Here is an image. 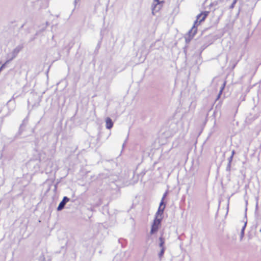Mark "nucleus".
Segmentation results:
<instances>
[{"label":"nucleus","instance_id":"nucleus-18","mask_svg":"<svg viewBox=\"0 0 261 261\" xmlns=\"http://www.w3.org/2000/svg\"><path fill=\"white\" fill-rule=\"evenodd\" d=\"M260 232H261V229L259 230Z\"/></svg>","mask_w":261,"mask_h":261},{"label":"nucleus","instance_id":"nucleus-9","mask_svg":"<svg viewBox=\"0 0 261 261\" xmlns=\"http://www.w3.org/2000/svg\"><path fill=\"white\" fill-rule=\"evenodd\" d=\"M246 224H247V222H246L244 225V226H243L242 229H241V234H240V239L241 240H242L243 237H244V230H245V229L246 228Z\"/></svg>","mask_w":261,"mask_h":261},{"label":"nucleus","instance_id":"nucleus-2","mask_svg":"<svg viewBox=\"0 0 261 261\" xmlns=\"http://www.w3.org/2000/svg\"><path fill=\"white\" fill-rule=\"evenodd\" d=\"M167 192H166L162 198V200H161V201L160 203V206L159 207V208H158V210L157 211V212L155 214V216L156 217H162V216L163 214V212H164V209L165 208V204L164 202V199L165 198L166 195H167Z\"/></svg>","mask_w":261,"mask_h":261},{"label":"nucleus","instance_id":"nucleus-14","mask_svg":"<svg viewBox=\"0 0 261 261\" xmlns=\"http://www.w3.org/2000/svg\"><path fill=\"white\" fill-rule=\"evenodd\" d=\"M230 169H231V164L230 163H228L226 170L227 171H230Z\"/></svg>","mask_w":261,"mask_h":261},{"label":"nucleus","instance_id":"nucleus-5","mask_svg":"<svg viewBox=\"0 0 261 261\" xmlns=\"http://www.w3.org/2000/svg\"><path fill=\"white\" fill-rule=\"evenodd\" d=\"M69 201V198H68L66 196H65L63 197L62 200L60 202L58 207L57 210L58 211H60L62 210L66 204Z\"/></svg>","mask_w":261,"mask_h":261},{"label":"nucleus","instance_id":"nucleus-12","mask_svg":"<svg viewBox=\"0 0 261 261\" xmlns=\"http://www.w3.org/2000/svg\"><path fill=\"white\" fill-rule=\"evenodd\" d=\"M165 250V248L161 249V251L159 253V257L160 258H161L162 257V256H163V255L164 254Z\"/></svg>","mask_w":261,"mask_h":261},{"label":"nucleus","instance_id":"nucleus-16","mask_svg":"<svg viewBox=\"0 0 261 261\" xmlns=\"http://www.w3.org/2000/svg\"><path fill=\"white\" fill-rule=\"evenodd\" d=\"M232 159H233V156H230L228 158V163H230V164H231V162H232Z\"/></svg>","mask_w":261,"mask_h":261},{"label":"nucleus","instance_id":"nucleus-6","mask_svg":"<svg viewBox=\"0 0 261 261\" xmlns=\"http://www.w3.org/2000/svg\"><path fill=\"white\" fill-rule=\"evenodd\" d=\"M22 48L23 46L22 45H19L16 47L12 51L13 56L10 60H11L13 58H15L19 51L22 49Z\"/></svg>","mask_w":261,"mask_h":261},{"label":"nucleus","instance_id":"nucleus-3","mask_svg":"<svg viewBox=\"0 0 261 261\" xmlns=\"http://www.w3.org/2000/svg\"><path fill=\"white\" fill-rule=\"evenodd\" d=\"M162 217L158 218V217L155 216V218L153 221V223L151 226V228L150 230V234H152L155 232H156L159 229V227L161 224V220Z\"/></svg>","mask_w":261,"mask_h":261},{"label":"nucleus","instance_id":"nucleus-13","mask_svg":"<svg viewBox=\"0 0 261 261\" xmlns=\"http://www.w3.org/2000/svg\"><path fill=\"white\" fill-rule=\"evenodd\" d=\"M238 0H233L232 3L230 6L229 8L232 9L234 8L236 4L237 3Z\"/></svg>","mask_w":261,"mask_h":261},{"label":"nucleus","instance_id":"nucleus-11","mask_svg":"<svg viewBox=\"0 0 261 261\" xmlns=\"http://www.w3.org/2000/svg\"><path fill=\"white\" fill-rule=\"evenodd\" d=\"M225 86V82L223 83V84L221 86V89H220L219 93L218 94V98H217L218 99L220 97V95H221L222 92Z\"/></svg>","mask_w":261,"mask_h":261},{"label":"nucleus","instance_id":"nucleus-1","mask_svg":"<svg viewBox=\"0 0 261 261\" xmlns=\"http://www.w3.org/2000/svg\"><path fill=\"white\" fill-rule=\"evenodd\" d=\"M208 12L205 11L202 12L197 16L196 20L194 22L193 28L190 30L189 33L190 36L193 37L197 32V29L196 26L199 24L201 22L204 20L206 16H207Z\"/></svg>","mask_w":261,"mask_h":261},{"label":"nucleus","instance_id":"nucleus-17","mask_svg":"<svg viewBox=\"0 0 261 261\" xmlns=\"http://www.w3.org/2000/svg\"><path fill=\"white\" fill-rule=\"evenodd\" d=\"M235 154V151L234 150H232V152H231V156H232L233 157V155L234 154Z\"/></svg>","mask_w":261,"mask_h":261},{"label":"nucleus","instance_id":"nucleus-15","mask_svg":"<svg viewBox=\"0 0 261 261\" xmlns=\"http://www.w3.org/2000/svg\"><path fill=\"white\" fill-rule=\"evenodd\" d=\"M45 257L44 255H41L39 258V261H44Z\"/></svg>","mask_w":261,"mask_h":261},{"label":"nucleus","instance_id":"nucleus-8","mask_svg":"<svg viewBox=\"0 0 261 261\" xmlns=\"http://www.w3.org/2000/svg\"><path fill=\"white\" fill-rule=\"evenodd\" d=\"M159 246L161 248V249L162 248H165L164 247V244H165V239L163 238L162 236L160 237L159 238Z\"/></svg>","mask_w":261,"mask_h":261},{"label":"nucleus","instance_id":"nucleus-4","mask_svg":"<svg viewBox=\"0 0 261 261\" xmlns=\"http://www.w3.org/2000/svg\"><path fill=\"white\" fill-rule=\"evenodd\" d=\"M160 2L159 0H154L151 6L152 13L154 15L160 9Z\"/></svg>","mask_w":261,"mask_h":261},{"label":"nucleus","instance_id":"nucleus-7","mask_svg":"<svg viewBox=\"0 0 261 261\" xmlns=\"http://www.w3.org/2000/svg\"><path fill=\"white\" fill-rule=\"evenodd\" d=\"M106 128L107 129H111L113 126V122L112 120V119L109 118V117H107L106 119Z\"/></svg>","mask_w":261,"mask_h":261},{"label":"nucleus","instance_id":"nucleus-10","mask_svg":"<svg viewBox=\"0 0 261 261\" xmlns=\"http://www.w3.org/2000/svg\"><path fill=\"white\" fill-rule=\"evenodd\" d=\"M113 261H122L121 255L117 254L114 257Z\"/></svg>","mask_w":261,"mask_h":261}]
</instances>
